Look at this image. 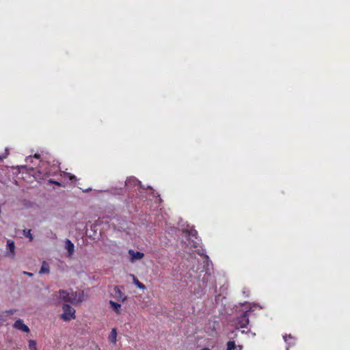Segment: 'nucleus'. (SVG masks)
<instances>
[{"mask_svg":"<svg viewBox=\"0 0 350 350\" xmlns=\"http://www.w3.org/2000/svg\"><path fill=\"white\" fill-rule=\"evenodd\" d=\"M54 296L60 301L79 305L85 301L86 296L83 290L73 288L60 289Z\"/></svg>","mask_w":350,"mask_h":350,"instance_id":"f257e3e1","label":"nucleus"},{"mask_svg":"<svg viewBox=\"0 0 350 350\" xmlns=\"http://www.w3.org/2000/svg\"><path fill=\"white\" fill-rule=\"evenodd\" d=\"M62 312L59 315V318L65 322H69L76 318L75 309L68 304L64 303L62 306Z\"/></svg>","mask_w":350,"mask_h":350,"instance_id":"f03ea898","label":"nucleus"},{"mask_svg":"<svg viewBox=\"0 0 350 350\" xmlns=\"http://www.w3.org/2000/svg\"><path fill=\"white\" fill-rule=\"evenodd\" d=\"M15 243L14 241L8 239L6 242L5 250L6 256L9 258H14L16 255Z\"/></svg>","mask_w":350,"mask_h":350,"instance_id":"7ed1b4c3","label":"nucleus"},{"mask_svg":"<svg viewBox=\"0 0 350 350\" xmlns=\"http://www.w3.org/2000/svg\"><path fill=\"white\" fill-rule=\"evenodd\" d=\"M13 327L15 329H18L23 332H25V333L29 332V327L26 324H25L23 321L21 319L16 320L14 322Z\"/></svg>","mask_w":350,"mask_h":350,"instance_id":"20e7f679","label":"nucleus"},{"mask_svg":"<svg viewBox=\"0 0 350 350\" xmlns=\"http://www.w3.org/2000/svg\"><path fill=\"white\" fill-rule=\"evenodd\" d=\"M129 254L130 256V261L131 262H133L138 260H141L144 257V253L140 252H136L133 250H129Z\"/></svg>","mask_w":350,"mask_h":350,"instance_id":"39448f33","label":"nucleus"},{"mask_svg":"<svg viewBox=\"0 0 350 350\" xmlns=\"http://www.w3.org/2000/svg\"><path fill=\"white\" fill-rule=\"evenodd\" d=\"M64 248L66 250L68 256L70 257L75 252V245L69 239H66L64 241Z\"/></svg>","mask_w":350,"mask_h":350,"instance_id":"423d86ee","label":"nucleus"},{"mask_svg":"<svg viewBox=\"0 0 350 350\" xmlns=\"http://www.w3.org/2000/svg\"><path fill=\"white\" fill-rule=\"evenodd\" d=\"M110 308L112 310L118 315L121 314V304L113 301L110 300L109 302Z\"/></svg>","mask_w":350,"mask_h":350,"instance_id":"0eeeda50","label":"nucleus"},{"mask_svg":"<svg viewBox=\"0 0 350 350\" xmlns=\"http://www.w3.org/2000/svg\"><path fill=\"white\" fill-rule=\"evenodd\" d=\"M249 323V320L246 315L242 316L239 320L236 326L239 327H245Z\"/></svg>","mask_w":350,"mask_h":350,"instance_id":"6e6552de","label":"nucleus"},{"mask_svg":"<svg viewBox=\"0 0 350 350\" xmlns=\"http://www.w3.org/2000/svg\"><path fill=\"white\" fill-rule=\"evenodd\" d=\"M109 340L113 344H116L117 341V331L116 329L113 328L111 331L109 335Z\"/></svg>","mask_w":350,"mask_h":350,"instance_id":"1a4fd4ad","label":"nucleus"},{"mask_svg":"<svg viewBox=\"0 0 350 350\" xmlns=\"http://www.w3.org/2000/svg\"><path fill=\"white\" fill-rule=\"evenodd\" d=\"M28 350H38L37 342L35 340L30 339L27 342Z\"/></svg>","mask_w":350,"mask_h":350,"instance_id":"9d476101","label":"nucleus"},{"mask_svg":"<svg viewBox=\"0 0 350 350\" xmlns=\"http://www.w3.org/2000/svg\"><path fill=\"white\" fill-rule=\"evenodd\" d=\"M49 266L48 263L45 261H44L42 264L41 268L40 269L39 273L40 274H44V273H49Z\"/></svg>","mask_w":350,"mask_h":350,"instance_id":"9b49d317","label":"nucleus"},{"mask_svg":"<svg viewBox=\"0 0 350 350\" xmlns=\"http://www.w3.org/2000/svg\"><path fill=\"white\" fill-rule=\"evenodd\" d=\"M133 283L140 289L142 290H144L146 288V286H144V284H143L142 283H141L138 280L137 278L133 275Z\"/></svg>","mask_w":350,"mask_h":350,"instance_id":"f8f14e48","label":"nucleus"},{"mask_svg":"<svg viewBox=\"0 0 350 350\" xmlns=\"http://www.w3.org/2000/svg\"><path fill=\"white\" fill-rule=\"evenodd\" d=\"M23 234L25 237H27L30 241H31L33 239V237L31 234V230L25 229L23 231Z\"/></svg>","mask_w":350,"mask_h":350,"instance_id":"ddd939ff","label":"nucleus"},{"mask_svg":"<svg viewBox=\"0 0 350 350\" xmlns=\"http://www.w3.org/2000/svg\"><path fill=\"white\" fill-rule=\"evenodd\" d=\"M235 349V344L233 341H229L227 343V350H233Z\"/></svg>","mask_w":350,"mask_h":350,"instance_id":"4468645a","label":"nucleus"},{"mask_svg":"<svg viewBox=\"0 0 350 350\" xmlns=\"http://www.w3.org/2000/svg\"><path fill=\"white\" fill-rule=\"evenodd\" d=\"M62 176L68 177L72 182L76 180L75 176L71 175L70 173L64 172Z\"/></svg>","mask_w":350,"mask_h":350,"instance_id":"2eb2a0df","label":"nucleus"},{"mask_svg":"<svg viewBox=\"0 0 350 350\" xmlns=\"http://www.w3.org/2000/svg\"><path fill=\"white\" fill-rule=\"evenodd\" d=\"M115 291L119 295V297L120 299H121V301L123 302L125 301L126 299V297L123 296L122 292L118 288H115Z\"/></svg>","mask_w":350,"mask_h":350,"instance_id":"dca6fc26","label":"nucleus"},{"mask_svg":"<svg viewBox=\"0 0 350 350\" xmlns=\"http://www.w3.org/2000/svg\"><path fill=\"white\" fill-rule=\"evenodd\" d=\"M284 339L286 342L293 343V338L291 336H284Z\"/></svg>","mask_w":350,"mask_h":350,"instance_id":"f3484780","label":"nucleus"},{"mask_svg":"<svg viewBox=\"0 0 350 350\" xmlns=\"http://www.w3.org/2000/svg\"><path fill=\"white\" fill-rule=\"evenodd\" d=\"M189 235L191 237H196V231L195 230H191L189 232Z\"/></svg>","mask_w":350,"mask_h":350,"instance_id":"a211bd4d","label":"nucleus"},{"mask_svg":"<svg viewBox=\"0 0 350 350\" xmlns=\"http://www.w3.org/2000/svg\"><path fill=\"white\" fill-rule=\"evenodd\" d=\"M49 182L51 183L57 185H60V183L57 182V181H54V180H50Z\"/></svg>","mask_w":350,"mask_h":350,"instance_id":"6ab92c4d","label":"nucleus"},{"mask_svg":"<svg viewBox=\"0 0 350 350\" xmlns=\"http://www.w3.org/2000/svg\"><path fill=\"white\" fill-rule=\"evenodd\" d=\"M24 274H26V275H29V277H31L33 275V274L31 273H29V272H26V271H24Z\"/></svg>","mask_w":350,"mask_h":350,"instance_id":"aec40b11","label":"nucleus"},{"mask_svg":"<svg viewBox=\"0 0 350 350\" xmlns=\"http://www.w3.org/2000/svg\"><path fill=\"white\" fill-rule=\"evenodd\" d=\"M131 180H133V181H135V179H129V180H128L126 182V185H129V183L130 181H131Z\"/></svg>","mask_w":350,"mask_h":350,"instance_id":"412c9836","label":"nucleus"},{"mask_svg":"<svg viewBox=\"0 0 350 350\" xmlns=\"http://www.w3.org/2000/svg\"><path fill=\"white\" fill-rule=\"evenodd\" d=\"M201 350H210V349L208 348H207V347H205V348H204V349H202Z\"/></svg>","mask_w":350,"mask_h":350,"instance_id":"4be33fe9","label":"nucleus"},{"mask_svg":"<svg viewBox=\"0 0 350 350\" xmlns=\"http://www.w3.org/2000/svg\"><path fill=\"white\" fill-rule=\"evenodd\" d=\"M238 348H239V350H242V346H239Z\"/></svg>","mask_w":350,"mask_h":350,"instance_id":"5701e85b","label":"nucleus"}]
</instances>
